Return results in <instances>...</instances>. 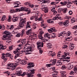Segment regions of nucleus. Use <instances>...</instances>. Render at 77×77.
Returning a JSON list of instances; mask_svg holds the SVG:
<instances>
[{"label": "nucleus", "instance_id": "a19ab883", "mask_svg": "<svg viewBox=\"0 0 77 77\" xmlns=\"http://www.w3.org/2000/svg\"><path fill=\"white\" fill-rule=\"evenodd\" d=\"M42 16H43V14H41V15L40 17L38 19V21H41V20H42Z\"/></svg>", "mask_w": 77, "mask_h": 77}, {"label": "nucleus", "instance_id": "c756f323", "mask_svg": "<svg viewBox=\"0 0 77 77\" xmlns=\"http://www.w3.org/2000/svg\"><path fill=\"white\" fill-rule=\"evenodd\" d=\"M68 66L70 69H72L73 68V66L71 64H69L68 65Z\"/></svg>", "mask_w": 77, "mask_h": 77}, {"label": "nucleus", "instance_id": "f257e3e1", "mask_svg": "<svg viewBox=\"0 0 77 77\" xmlns=\"http://www.w3.org/2000/svg\"><path fill=\"white\" fill-rule=\"evenodd\" d=\"M13 57V56L12 55L10 54V53H6V54L3 53L2 54V58L4 60V61L6 62L7 60H8V58L6 57H10L11 58Z\"/></svg>", "mask_w": 77, "mask_h": 77}, {"label": "nucleus", "instance_id": "f704fd0d", "mask_svg": "<svg viewBox=\"0 0 77 77\" xmlns=\"http://www.w3.org/2000/svg\"><path fill=\"white\" fill-rule=\"evenodd\" d=\"M72 38V37H68V38H66V41H70V40H71V38Z\"/></svg>", "mask_w": 77, "mask_h": 77}, {"label": "nucleus", "instance_id": "6ab92c4d", "mask_svg": "<svg viewBox=\"0 0 77 77\" xmlns=\"http://www.w3.org/2000/svg\"><path fill=\"white\" fill-rule=\"evenodd\" d=\"M4 33L5 35H11V34L10 32L7 31H5V32H4Z\"/></svg>", "mask_w": 77, "mask_h": 77}, {"label": "nucleus", "instance_id": "79ce46f5", "mask_svg": "<svg viewBox=\"0 0 77 77\" xmlns=\"http://www.w3.org/2000/svg\"><path fill=\"white\" fill-rule=\"evenodd\" d=\"M20 36H21V34L20 33H18L16 35V37L17 38L20 37Z\"/></svg>", "mask_w": 77, "mask_h": 77}, {"label": "nucleus", "instance_id": "aec40b11", "mask_svg": "<svg viewBox=\"0 0 77 77\" xmlns=\"http://www.w3.org/2000/svg\"><path fill=\"white\" fill-rule=\"evenodd\" d=\"M51 38H54L56 37V35L54 33H53L51 35Z\"/></svg>", "mask_w": 77, "mask_h": 77}, {"label": "nucleus", "instance_id": "0eeeda50", "mask_svg": "<svg viewBox=\"0 0 77 77\" xmlns=\"http://www.w3.org/2000/svg\"><path fill=\"white\" fill-rule=\"evenodd\" d=\"M17 63H21V65H25L26 64V63H25L26 62L21 60V59H18L17 60Z\"/></svg>", "mask_w": 77, "mask_h": 77}, {"label": "nucleus", "instance_id": "dca6fc26", "mask_svg": "<svg viewBox=\"0 0 77 77\" xmlns=\"http://www.w3.org/2000/svg\"><path fill=\"white\" fill-rule=\"evenodd\" d=\"M60 5H62L63 6H65L68 4V2L66 1H64L63 2H60Z\"/></svg>", "mask_w": 77, "mask_h": 77}, {"label": "nucleus", "instance_id": "7c9ffc66", "mask_svg": "<svg viewBox=\"0 0 77 77\" xmlns=\"http://www.w3.org/2000/svg\"><path fill=\"white\" fill-rule=\"evenodd\" d=\"M67 11V8H64L63 10H62V11H63L64 14L66 13V12Z\"/></svg>", "mask_w": 77, "mask_h": 77}, {"label": "nucleus", "instance_id": "09e8293b", "mask_svg": "<svg viewBox=\"0 0 77 77\" xmlns=\"http://www.w3.org/2000/svg\"><path fill=\"white\" fill-rule=\"evenodd\" d=\"M70 32L68 31L66 33V34L67 35V36H69L70 35Z\"/></svg>", "mask_w": 77, "mask_h": 77}, {"label": "nucleus", "instance_id": "680f3d73", "mask_svg": "<svg viewBox=\"0 0 77 77\" xmlns=\"http://www.w3.org/2000/svg\"><path fill=\"white\" fill-rule=\"evenodd\" d=\"M5 73H6L7 74H8V75H10V72L8 71L5 72Z\"/></svg>", "mask_w": 77, "mask_h": 77}, {"label": "nucleus", "instance_id": "4468645a", "mask_svg": "<svg viewBox=\"0 0 77 77\" xmlns=\"http://www.w3.org/2000/svg\"><path fill=\"white\" fill-rule=\"evenodd\" d=\"M66 32H65V31H63V32H61L59 35V37H60V36H63V37L64 36V35H65V34H66Z\"/></svg>", "mask_w": 77, "mask_h": 77}, {"label": "nucleus", "instance_id": "0e129e2a", "mask_svg": "<svg viewBox=\"0 0 77 77\" xmlns=\"http://www.w3.org/2000/svg\"><path fill=\"white\" fill-rule=\"evenodd\" d=\"M13 29H14V25H11L10 28H9V29L12 30Z\"/></svg>", "mask_w": 77, "mask_h": 77}, {"label": "nucleus", "instance_id": "e2e57ef3", "mask_svg": "<svg viewBox=\"0 0 77 77\" xmlns=\"http://www.w3.org/2000/svg\"><path fill=\"white\" fill-rule=\"evenodd\" d=\"M64 55H63V57H66L67 56V53L64 52Z\"/></svg>", "mask_w": 77, "mask_h": 77}, {"label": "nucleus", "instance_id": "5fc2aeb1", "mask_svg": "<svg viewBox=\"0 0 77 77\" xmlns=\"http://www.w3.org/2000/svg\"><path fill=\"white\" fill-rule=\"evenodd\" d=\"M70 75H74V72L73 71H71L70 72Z\"/></svg>", "mask_w": 77, "mask_h": 77}, {"label": "nucleus", "instance_id": "a211bd4d", "mask_svg": "<svg viewBox=\"0 0 77 77\" xmlns=\"http://www.w3.org/2000/svg\"><path fill=\"white\" fill-rule=\"evenodd\" d=\"M26 34L27 35H30L32 34V31H31V30H28L26 32Z\"/></svg>", "mask_w": 77, "mask_h": 77}, {"label": "nucleus", "instance_id": "c85d7f7f", "mask_svg": "<svg viewBox=\"0 0 77 77\" xmlns=\"http://www.w3.org/2000/svg\"><path fill=\"white\" fill-rule=\"evenodd\" d=\"M18 19L17 17H14L12 18V21L13 22H15V21H17L18 20Z\"/></svg>", "mask_w": 77, "mask_h": 77}, {"label": "nucleus", "instance_id": "4d7b16f0", "mask_svg": "<svg viewBox=\"0 0 77 77\" xmlns=\"http://www.w3.org/2000/svg\"><path fill=\"white\" fill-rule=\"evenodd\" d=\"M41 49H39V53L40 54H42V53L43 52L42 50H41Z\"/></svg>", "mask_w": 77, "mask_h": 77}, {"label": "nucleus", "instance_id": "bb28decb", "mask_svg": "<svg viewBox=\"0 0 77 77\" xmlns=\"http://www.w3.org/2000/svg\"><path fill=\"white\" fill-rule=\"evenodd\" d=\"M47 22L48 23H54V21H52L51 19L48 20Z\"/></svg>", "mask_w": 77, "mask_h": 77}, {"label": "nucleus", "instance_id": "c03bdc74", "mask_svg": "<svg viewBox=\"0 0 77 77\" xmlns=\"http://www.w3.org/2000/svg\"><path fill=\"white\" fill-rule=\"evenodd\" d=\"M58 24L60 26H62L63 25V22H60L58 23Z\"/></svg>", "mask_w": 77, "mask_h": 77}, {"label": "nucleus", "instance_id": "393cba45", "mask_svg": "<svg viewBox=\"0 0 77 77\" xmlns=\"http://www.w3.org/2000/svg\"><path fill=\"white\" fill-rule=\"evenodd\" d=\"M59 18V15L57 14V15H56L55 17H54L53 18V20H57V18Z\"/></svg>", "mask_w": 77, "mask_h": 77}, {"label": "nucleus", "instance_id": "20e7f679", "mask_svg": "<svg viewBox=\"0 0 77 77\" xmlns=\"http://www.w3.org/2000/svg\"><path fill=\"white\" fill-rule=\"evenodd\" d=\"M38 49H41V47H44V43L41 41H38L36 43Z\"/></svg>", "mask_w": 77, "mask_h": 77}, {"label": "nucleus", "instance_id": "de8ad7c7", "mask_svg": "<svg viewBox=\"0 0 77 77\" xmlns=\"http://www.w3.org/2000/svg\"><path fill=\"white\" fill-rule=\"evenodd\" d=\"M70 48H71V50H72V49H73L74 47V46L73 44H72L71 45H70Z\"/></svg>", "mask_w": 77, "mask_h": 77}, {"label": "nucleus", "instance_id": "473e14b6", "mask_svg": "<svg viewBox=\"0 0 77 77\" xmlns=\"http://www.w3.org/2000/svg\"><path fill=\"white\" fill-rule=\"evenodd\" d=\"M20 56V53H18L15 54V57H14V59H17V57H18Z\"/></svg>", "mask_w": 77, "mask_h": 77}, {"label": "nucleus", "instance_id": "58836bf2", "mask_svg": "<svg viewBox=\"0 0 77 77\" xmlns=\"http://www.w3.org/2000/svg\"><path fill=\"white\" fill-rule=\"evenodd\" d=\"M25 11H26V12H28L27 14H29L30 13V10H29V9L27 8L26 9H25Z\"/></svg>", "mask_w": 77, "mask_h": 77}, {"label": "nucleus", "instance_id": "8fccbe9b", "mask_svg": "<svg viewBox=\"0 0 77 77\" xmlns=\"http://www.w3.org/2000/svg\"><path fill=\"white\" fill-rule=\"evenodd\" d=\"M26 26V28H30V26H29V23H27Z\"/></svg>", "mask_w": 77, "mask_h": 77}, {"label": "nucleus", "instance_id": "4c0bfd02", "mask_svg": "<svg viewBox=\"0 0 77 77\" xmlns=\"http://www.w3.org/2000/svg\"><path fill=\"white\" fill-rule=\"evenodd\" d=\"M17 65H18V64L17 63H15V64L14 63H12V66H14L15 67L17 66Z\"/></svg>", "mask_w": 77, "mask_h": 77}, {"label": "nucleus", "instance_id": "b1692460", "mask_svg": "<svg viewBox=\"0 0 77 77\" xmlns=\"http://www.w3.org/2000/svg\"><path fill=\"white\" fill-rule=\"evenodd\" d=\"M49 31H50L51 32H56L54 28H51L50 29H49Z\"/></svg>", "mask_w": 77, "mask_h": 77}, {"label": "nucleus", "instance_id": "5701e85b", "mask_svg": "<svg viewBox=\"0 0 77 77\" xmlns=\"http://www.w3.org/2000/svg\"><path fill=\"white\" fill-rule=\"evenodd\" d=\"M21 42L22 44H25L26 42V39H23V40L21 39Z\"/></svg>", "mask_w": 77, "mask_h": 77}, {"label": "nucleus", "instance_id": "9b49d317", "mask_svg": "<svg viewBox=\"0 0 77 77\" xmlns=\"http://www.w3.org/2000/svg\"><path fill=\"white\" fill-rule=\"evenodd\" d=\"M61 0H56V1H57L58 2H51V5H56L57 4V3H59V2H60Z\"/></svg>", "mask_w": 77, "mask_h": 77}, {"label": "nucleus", "instance_id": "72a5a7b5", "mask_svg": "<svg viewBox=\"0 0 77 77\" xmlns=\"http://www.w3.org/2000/svg\"><path fill=\"white\" fill-rule=\"evenodd\" d=\"M20 56V53H18L15 54V57H14V59H17V57H18Z\"/></svg>", "mask_w": 77, "mask_h": 77}, {"label": "nucleus", "instance_id": "cd10ccee", "mask_svg": "<svg viewBox=\"0 0 77 77\" xmlns=\"http://www.w3.org/2000/svg\"><path fill=\"white\" fill-rule=\"evenodd\" d=\"M5 48H4V46L3 45L0 44V50H4Z\"/></svg>", "mask_w": 77, "mask_h": 77}, {"label": "nucleus", "instance_id": "a878e982", "mask_svg": "<svg viewBox=\"0 0 77 77\" xmlns=\"http://www.w3.org/2000/svg\"><path fill=\"white\" fill-rule=\"evenodd\" d=\"M25 32V30H24V29H23L22 31V32L20 33L21 37H23V35H24Z\"/></svg>", "mask_w": 77, "mask_h": 77}, {"label": "nucleus", "instance_id": "9d476101", "mask_svg": "<svg viewBox=\"0 0 77 77\" xmlns=\"http://www.w3.org/2000/svg\"><path fill=\"white\" fill-rule=\"evenodd\" d=\"M20 49L18 48H17V49H16V51H13V53L14 54L19 53H20Z\"/></svg>", "mask_w": 77, "mask_h": 77}, {"label": "nucleus", "instance_id": "13d9d810", "mask_svg": "<svg viewBox=\"0 0 77 77\" xmlns=\"http://www.w3.org/2000/svg\"><path fill=\"white\" fill-rule=\"evenodd\" d=\"M42 3H47L46 0H42Z\"/></svg>", "mask_w": 77, "mask_h": 77}, {"label": "nucleus", "instance_id": "ea45409f", "mask_svg": "<svg viewBox=\"0 0 77 77\" xmlns=\"http://www.w3.org/2000/svg\"><path fill=\"white\" fill-rule=\"evenodd\" d=\"M32 37L33 38V39H35L37 38V36L35 35H32Z\"/></svg>", "mask_w": 77, "mask_h": 77}, {"label": "nucleus", "instance_id": "6e6d98bb", "mask_svg": "<svg viewBox=\"0 0 77 77\" xmlns=\"http://www.w3.org/2000/svg\"><path fill=\"white\" fill-rule=\"evenodd\" d=\"M50 56L51 57H54V56H56V54H54V53H53L52 54H51L50 55Z\"/></svg>", "mask_w": 77, "mask_h": 77}, {"label": "nucleus", "instance_id": "2eb2a0df", "mask_svg": "<svg viewBox=\"0 0 77 77\" xmlns=\"http://www.w3.org/2000/svg\"><path fill=\"white\" fill-rule=\"evenodd\" d=\"M20 2H17L14 3V4L15 5L14 6V8H17L19 6V5H20Z\"/></svg>", "mask_w": 77, "mask_h": 77}, {"label": "nucleus", "instance_id": "69168bd1", "mask_svg": "<svg viewBox=\"0 0 77 77\" xmlns=\"http://www.w3.org/2000/svg\"><path fill=\"white\" fill-rule=\"evenodd\" d=\"M12 49H13V46L9 47V50H11Z\"/></svg>", "mask_w": 77, "mask_h": 77}, {"label": "nucleus", "instance_id": "a18cd8bd", "mask_svg": "<svg viewBox=\"0 0 77 77\" xmlns=\"http://www.w3.org/2000/svg\"><path fill=\"white\" fill-rule=\"evenodd\" d=\"M66 68L65 65H63L61 67V69H66Z\"/></svg>", "mask_w": 77, "mask_h": 77}, {"label": "nucleus", "instance_id": "f03ea898", "mask_svg": "<svg viewBox=\"0 0 77 77\" xmlns=\"http://www.w3.org/2000/svg\"><path fill=\"white\" fill-rule=\"evenodd\" d=\"M32 47H29L27 48V49H26L24 51V52L25 54H32V51L33 50L32 49Z\"/></svg>", "mask_w": 77, "mask_h": 77}, {"label": "nucleus", "instance_id": "864d4df0", "mask_svg": "<svg viewBox=\"0 0 77 77\" xmlns=\"http://www.w3.org/2000/svg\"><path fill=\"white\" fill-rule=\"evenodd\" d=\"M71 18V17L66 16V17L65 18H66V19L67 20H69L70 19V18Z\"/></svg>", "mask_w": 77, "mask_h": 77}, {"label": "nucleus", "instance_id": "2f4dec72", "mask_svg": "<svg viewBox=\"0 0 77 77\" xmlns=\"http://www.w3.org/2000/svg\"><path fill=\"white\" fill-rule=\"evenodd\" d=\"M21 68H17V69H16V71H17V72H20V71H21Z\"/></svg>", "mask_w": 77, "mask_h": 77}, {"label": "nucleus", "instance_id": "c9c22d12", "mask_svg": "<svg viewBox=\"0 0 77 77\" xmlns=\"http://www.w3.org/2000/svg\"><path fill=\"white\" fill-rule=\"evenodd\" d=\"M6 42H7V43H8L9 44H10V43L11 42V40L9 38V37L7 39V40H6Z\"/></svg>", "mask_w": 77, "mask_h": 77}, {"label": "nucleus", "instance_id": "39448f33", "mask_svg": "<svg viewBox=\"0 0 77 77\" xmlns=\"http://www.w3.org/2000/svg\"><path fill=\"white\" fill-rule=\"evenodd\" d=\"M52 62L53 63V65H55V64L56 63L57 66H59V65H61L62 64V63L61 62V60H56L54 59L53 60V61H52Z\"/></svg>", "mask_w": 77, "mask_h": 77}, {"label": "nucleus", "instance_id": "338daca9", "mask_svg": "<svg viewBox=\"0 0 77 77\" xmlns=\"http://www.w3.org/2000/svg\"><path fill=\"white\" fill-rule=\"evenodd\" d=\"M12 68H11L12 71H14V70L15 69V67L12 66Z\"/></svg>", "mask_w": 77, "mask_h": 77}, {"label": "nucleus", "instance_id": "423d86ee", "mask_svg": "<svg viewBox=\"0 0 77 77\" xmlns=\"http://www.w3.org/2000/svg\"><path fill=\"white\" fill-rule=\"evenodd\" d=\"M24 5L25 6H26L27 7H30L31 8H33L34 6V5L31 4L30 2H25Z\"/></svg>", "mask_w": 77, "mask_h": 77}, {"label": "nucleus", "instance_id": "bf43d9fd", "mask_svg": "<svg viewBox=\"0 0 77 77\" xmlns=\"http://www.w3.org/2000/svg\"><path fill=\"white\" fill-rule=\"evenodd\" d=\"M51 65V64H47L46 65V66L47 67H50Z\"/></svg>", "mask_w": 77, "mask_h": 77}, {"label": "nucleus", "instance_id": "f3484780", "mask_svg": "<svg viewBox=\"0 0 77 77\" xmlns=\"http://www.w3.org/2000/svg\"><path fill=\"white\" fill-rule=\"evenodd\" d=\"M24 9V7H22V8H17L16 10V12H20V11H22Z\"/></svg>", "mask_w": 77, "mask_h": 77}, {"label": "nucleus", "instance_id": "3c124183", "mask_svg": "<svg viewBox=\"0 0 77 77\" xmlns=\"http://www.w3.org/2000/svg\"><path fill=\"white\" fill-rule=\"evenodd\" d=\"M44 31H40V32L39 35H42V34H44Z\"/></svg>", "mask_w": 77, "mask_h": 77}, {"label": "nucleus", "instance_id": "4be33fe9", "mask_svg": "<svg viewBox=\"0 0 77 77\" xmlns=\"http://www.w3.org/2000/svg\"><path fill=\"white\" fill-rule=\"evenodd\" d=\"M16 75H18V76H20V75H21V74H22V72L21 71L18 72H17L15 73Z\"/></svg>", "mask_w": 77, "mask_h": 77}, {"label": "nucleus", "instance_id": "1a4fd4ad", "mask_svg": "<svg viewBox=\"0 0 77 77\" xmlns=\"http://www.w3.org/2000/svg\"><path fill=\"white\" fill-rule=\"evenodd\" d=\"M69 20L65 21V22L63 23V25L65 27H66L69 26Z\"/></svg>", "mask_w": 77, "mask_h": 77}, {"label": "nucleus", "instance_id": "412c9836", "mask_svg": "<svg viewBox=\"0 0 77 77\" xmlns=\"http://www.w3.org/2000/svg\"><path fill=\"white\" fill-rule=\"evenodd\" d=\"M42 11H44L45 10L47 9L48 8L47 7H45L44 5H42Z\"/></svg>", "mask_w": 77, "mask_h": 77}, {"label": "nucleus", "instance_id": "774afa93", "mask_svg": "<svg viewBox=\"0 0 77 77\" xmlns=\"http://www.w3.org/2000/svg\"><path fill=\"white\" fill-rule=\"evenodd\" d=\"M44 12H45V13H48V9H47L46 10H45L44 11Z\"/></svg>", "mask_w": 77, "mask_h": 77}, {"label": "nucleus", "instance_id": "f8f14e48", "mask_svg": "<svg viewBox=\"0 0 77 77\" xmlns=\"http://www.w3.org/2000/svg\"><path fill=\"white\" fill-rule=\"evenodd\" d=\"M3 38H2V40L5 41V40H8V38L9 37L8 36H7L6 35H3Z\"/></svg>", "mask_w": 77, "mask_h": 77}, {"label": "nucleus", "instance_id": "e433bc0d", "mask_svg": "<svg viewBox=\"0 0 77 77\" xmlns=\"http://www.w3.org/2000/svg\"><path fill=\"white\" fill-rule=\"evenodd\" d=\"M10 13L12 14L13 13H15V11L13 9H11L10 10Z\"/></svg>", "mask_w": 77, "mask_h": 77}, {"label": "nucleus", "instance_id": "7ed1b4c3", "mask_svg": "<svg viewBox=\"0 0 77 77\" xmlns=\"http://www.w3.org/2000/svg\"><path fill=\"white\" fill-rule=\"evenodd\" d=\"M20 22L19 23V25L18 26V29H21V28H23L24 26V24L26 22V20H24L23 18H21L20 20Z\"/></svg>", "mask_w": 77, "mask_h": 77}, {"label": "nucleus", "instance_id": "052dcab7", "mask_svg": "<svg viewBox=\"0 0 77 77\" xmlns=\"http://www.w3.org/2000/svg\"><path fill=\"white\" fill-rule=\"evenodd\" d=\"M11 77H15V76H16V74H11Z\"/></svg>", "mask_w": 77, "mask_h": 77}, {"label": "nucleus", "instance_id": "49530a36", "mask_svg": "<svg viewBox=\"0 0 77 77\" xmlns=\"http://www.w3.org/2000/svg\"><path fill=\"white\" fill-rule=\"evenodd\" d=\"M74 70L75 73H76V72H77V67H74Z\"/></svg>", "mask_w": 77, "mask_h": 77}, {"label": "nucleus", "instance_id": "6e6552de", "mask_svg": "<svg viewBox=\"0 0 77 77\" xmlns=\"http://www.w3.org/2000/svg\"><path fill=\"white\" fill-rule=\"evenodd\" d=\"M57 75H58V72L55 71L53 72L52 74V76L53 77H59Z\"/></svg>", "mask_w": 77, "mask_h": 77}, {"label": "nucleus", "instance_id": "603ef678", "mask_svg": "<svg viewBox=\"0 0 77 77\" xmlns=\"http://www.w3.org/2000/svg\"><path fill=\"white\" fill-rule=\"evenodd\" d=\"M47 34L48 39H50V38H51V36L50 37V35L48 33H47Z\"/></svg>", "mask_w": 77, "mask_h": 77}, {"label": "nucleus", "instance_id": "ddd939ff", "mask_svg": "<svg viewBox=\"0 0 77 77\" xmlns=\"http://www.w3.org/2000/svg\"><path fill=\"white\" fill-rule=\"evenodd\" d=\"M48 48H52L53 46H52V44L51 43H47V46Z\"/></svg>", "mask_w": 77, "mask_h": 77}, {"label": "nucleus", "instance_id": "37998d69", "mask_svg": "<svg viewBox=\"0 0 77 77\" xmlns=\"http://www.w3.org/2000/svg\"><path fill=\"white\" fill-rule=\"evenodd\" d=\"M38 38L40 39H42L43 37L42 35H40L39 34L38 35Z\"/></svg>", "mask_w": 77, "mask_h": 77}]
</instances>
